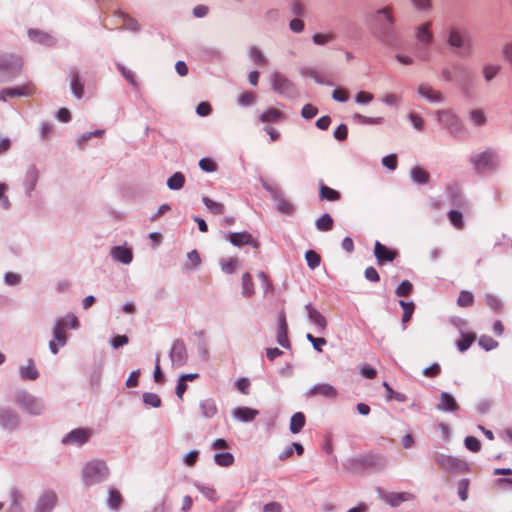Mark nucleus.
<instances>
[{
    "label": "nucleus",
    "mask_w": 512,
    "mask_h": 512,
    "mask_svg": "<svg viewBox=\"0 0 512 512\" xmlns=\"http://www.w3.org/2000/svg\"><path fill=\"white\" fill-rule=\"evenodd\" d=\"M371 35L383 46L397 48L400 46V35L395 27V18L391 7L377 9L369 17Z\"/></svg>",
    "instance_id": "1"
},
{
    "label": "nucleus",
    "mask_w": 512,
    "mask_h": 512,
    "mask_svg": "<svg viewBox=\"0 0 512 512\" xmlns=\"http://www.w3.org/2000/svg\"><path fill=\"white\" fill-rule=\"evenodd\" d=\"M448 48L461 58L470 57L475 49V43L470 32L460 26H451L446 31Z\"/></svg>",
    "instance_id": "2"
},
{
    "label": "nucleus",
    "mask_w": 512,
    "mask_h": 512,
    "mask_svg": "<svg viewBox=\"0 0 512 512\" xmlns=\"http://www.w3.org/2000/svg\"><path fill=\"white\" fill-rule=\"evenodd\" d=\"M14 403L31 416H40L46 410V405L42 398L23 389L15 392Z\"/></svg>",
    "instance_id": "3"
},
{
    "label": "nucleus",
    "mask_w": 512,
    "mask_h": 512,
    "mask_svg": "<svg viewBox=\"0 0 512 512\" xmlns=\"http://www.w3.org/2000/svg\"><path fill=\"white\" fill-rule=\"evenodd\" d=\"M109 468L103 460L94 459L83 466L82 481L86 486H93L107 480Z\"/></svg>",
    "instance_id": "4"
},
{
    "label": "nucleus",
    "mask_w": 512,
    "mask_h": 512,
    "mask_svg": "<svg viewBox=\"0 0 512 512\" xmlns=\"http://www.w3.org/2000/svg\"><path fill=\"white\" fill-rule=\"evenodd\" d=\"M438 123L456 138H464L467 134L462 120L452 110H438L435 113Z\"/></svg>",
    "instance_id": "5"
},
{
    "label": "nucleus",
    "mask_w": 512,
    "mask_h": 512,
    "mask_svg": "<svg viewBox=\"0 0 512 512\" xmlns=\"http://www.w3.org/2000/svg\"><path fill=\"white\" fill-rule=\"evenodd\" d=\"M470 163L474 170L481 174L498 169L500 159L498 153L493 149H486L483 152L471 155Z\"/></svg>",
    "instance_id": "6"
},
{
    "label": "nucleus",
    "mask_w": 512,
    "mask_h": 512,
    "mask_svg": "<svg viewBox=\"0 0 512 512\" xmlns=\"http://www.w3.org/2000/svg\"><path fill=\"white\" fill-rule=\"evenodd\" d=\"M271 88L280 96L296 98L299 94L296 85L280 72H273L270 76Z\"/></svg>",
    "instance_id": "7"
},
{
    "label": "nucleus",
    "mask_w": 512,
    "mask_h": 512,
    "mask_svg": "<svg viewBox=\"0 0 512 512\" xmlns=\"http://www.w3.org/2000/svg\"><path fill=\"white\" fill-rule=\"evenodd\" d=\"M435 463L447 473H465L470 470V465L466 460L443 453H438L435 456Z\"/></svg>",
    "instance_id": "8"
},
{
    "label": "nucleus",
    "mask_w": 512,
    "mask_h": 512,
    "mask_svg": "<svg viewBox=\"0 0 512 512\" xmlns=\"http://www.w3.org/2000/svg\"><path fill=\"white\" fill-rule=\"evenodd\" d=\"M22 59L16 54H4L0 56V74L6 80L18 76L22 70Z\"/></svg>",
    "instance_id": "9"
},
{
    "label": "nucleus",
    "mask_w": 512,
    "mask_h": 512,
    "mask_svg": "<svg viewBox=\"0 0 512 512\" xmlns=\"http://www.w3.org/2000/svg\"><path fill=\"white\" fill-rule=\"evenodd\" d=\"M169 358L173 367L179 368L187 364L188 353L183 340L176 339L173 341L169 352Z\"/></svg>",
    "instance_id": "10"
},
{
    "label": "nucleus",
    "mask_w": 512,
    "mask_h": 512,
    "mask_svg": "<svg viewBox=\"0 0 512 512\" xmlns=\"http://www.w3.org/2000/svg\"><path fill=\"white\" fill-rule=\"evenodd\" d=\"M58 502V496L54 490H44L38 497L33 512H52Z\"/></svg>",
    "instance_id": "11"
},
{
    "label": "nucleus",
    "mask_w": 512,
    "mask_h": 512,
    "mask_svg": "<svg viewBox=\"0 0 512 512\" xmlns=\"http://www.w3.org/2000/svg\"><path fill=\"white\" fill-rule=\"evenodd\" d=\"M20 423V416L15 410L7 407L0 408V428L11 432L18 429Z\"/></svg>",
    "instance_id": "12"
},
{
    "label": "nucleus",
    "mask_w": 512,
    "mask_h": 512,
    "mask_svg": "<svg viewBox=\"0 0 512 512\" xmlns=\"http://www.w3.org/2000/svg\"><path fill=\"white\" fill-rule=\"evenodd\" d=\"M92 434L93 432L89 428H76L63 437L62 443L65 445L81 446L90 440Z\"/></svg>",
    "instance_id": "13"
},
{
    "label": "nucleus",
    "mask_w": 512,
    "mask_h": 512,
    "mask_svg": "<svg viewBox=\"0 0 512 512\" xmlns=\"http://www.w3.org/2000/svg\"><path fill=\"white\" fill-rule=\"evenodd\" d=\"M68 336L61 322H55L52 328V339L49 341V350L56 355L61 347L67 344Z\"/></svg>",
    "instance_id": "14"
},
{
    "label": "nucleus",
    "mask_w": 512,
    "mask_h": 512,
    "mask_svg": "<svg viewBox=\"0 0 512 512\" xmlns=\"http://www.w3.org/2000/svg\"><path fill=\"white\" fill-rule=\"evenodd\" d=\"M304 308L307 312L308 321L315 326L318 333H323L327 328L326 318L310 302Z\"/></svg>",
    "instance_id": "15"
},
{
    "label": "nucleus",
    "mask_w": 512,
    "mask_h": 512,
    "mask_svg": "<svg viewBox=\"0 0 512 512\" xmlns=\"http://www.w3.org/2000/svg\"><path fill=\"white\" fill-rule=\"evenodd\" d=\"M39 180V170L34 164L28 166L24 179H23V187L25 194L27 196H31L32 192L35 190L36 185Z\"/></svg>",
    "instance_id": "16"
},
{
    "label": "nucleus",
    "mask_w": 512,
    "mask_h": 512,
    "mask_svg": "<svg viewBox=\"0 0 512 512\" xmlns=\"http://www.w3.org/2000/svg\"><path fill=\"white\" fill-rule=\"evenodd\" d=\"M9 499L10 506L7 512H24L23 502L25 501V496L18 487L12 486L9 489Z\"/></svg>",
    "instance_id": "17"
},
{
    "label": "nucleus",
    "mask_w": 512,
    "mask_h": 512,
    "mask_svg": "<svg viewBox=\"0 0 512 512\" xmlns=\"http://www.w3.org/2000/svg\"><path fill=\"white\" fill-rule=\"evenodd\" d=\"M307 394L310 396L321 395L327 399H335L338 395V391L329 383H317L309 389Z\"/></svg>",
    "instance_id": "18"
},
{
    "label": "nucleus",
    "mask_w": 512,
    "mask_h": 512,
    "mask_svg": "<svg viewBox=\"0 0 512 512\" xmlns=\"http://www.w3.org/2000/svg\"><path fill=\"white\" fill-rule=\"evenodd\" d=\"M110 256L115 262H119L128 265L133 260L132 249L126 246H113L110 250Z\"/></svg>",
    "instance_id": "19"
},
{
    "label": "nucleus",
    "mask_w": 512,
    "mask_h": 512,
    "mask_svg": "<svg viewBox=\"0 0 512 512\" xmlns=\"http://www.w3.org/2000/svg\"><path fill=\"white\" fill-rule=\"evenodd\" d=\"M228 240L236 247H240L242 245H251L255 248L258 247V243L253 239L252 235L246 231L230 232L228 234Z\"/></svg>",
    "instance_id": "20"
},
{
    "label": "nucleus",
    "mask_w": 512,
    "mask_h": 512,
    "mask_svg": "<svg viewBox=\"0 0 512 512\" xmlns=\"http://www.w3.org/2000/svg\"><path fill=\"white\" fill-rule=\"evenodd\" d=\"M374 255L378 264H383L385 262H392L396 258L397 252L389 249L379 241H376L374 245Z\"/></svg>",
    "instance_id": "21"
},
{
    "label": "nucleus",
    "mask_w": 512,
    "mask_h": 512,
    "mask_svg": "<svg viewBox=\"0 0 512 512\" xmlns=\"http://www.w3.org/2000/svg\"><path fill=\"white\" fill-rule=\"evenodd\" d=\"M288 333V326L286 322V316L284 312H281L278 316V328H277V335L276 340L277 343L282 346L283 348H289L290 342L287 336Z\"/></svg>",
    "instance_id": "22"
},
{
    "label": "nucleus",
    "mask_w": 512,
    "mask_h": 512,
    "mask_svg": "<svg viewBox=\"0 0 512 512\" xmlns=\"http://www.w3.org/2000/svg\"><path fill=\"white\" fill-rule=\"evenodd\" d=\"M418 94L431 103H442L445 99L440 91L434 90L428 84H420L417 88Z\"/></svg>",
    "instance_id": "23"
},
{
    "label": "nucleus",
    "mask_w": 512,
    "mask_h": 512,
    "mask_svg": "<svg viewBox=\"0 0 512 512\" xmlns=\"http://www.w3.org/2000/svg\"><path fill=\"white\" fill-rule=\"evenodd\" d=\"M232 417L239 422L248 423L252 422L256 416L259 414V411L249 407H235L232 410Z\"/></svg>",
    "instance_id": "24"
},
{
    "label": "nucleus",
    "mask_w": 512,
    "mask_h": 512,
    "mask_svg": "<svg viewBox=\"0 0 512 512\" xmlns=\"http://www.w3.org/2000/svg\"><path fill=\"white\" fill-rule=\"evenodd\" d=\"M436 409L443 412H457L459 405L450 393L442 392L440 394V402L436 405Z\"/></svg>",
    "instance_id": "25"
},
{
    "label": "nucleus",
    "mask_w": 512,
    "mask_h": 512,
    "mask_svg": "<svg viewBox=\"0 0 512 512\" xmlns=\"http://www.w3.org/2000/svg\"><path fill=\"white\" fill-rule=\"evenodd\" d=\"M28 36L29 38L39 44L45 45V46H54L56 44V38L53 37L51 34L38 30V29H29L28 30Z\"/></svg>",
    "instance_id": "26"
},
{
    "label": "nucleus",
    "mask_w": 512,
    "mask_h": 512,
    "mask_svg": "<svg viewBox=\"0 0 512 512\" xmlns=\"http://www.w3.org/2000/svg\"><path fill=\"white\" fill-rule=\"evenodd\" d=\"M430 22L423 23L416 28L415 38L418 45H431L433 43V35L430 31Z\"/></svg>",
    "instance_id": "27"
},
{
    "label": "nucleus",
    "mask_w": 512,
    "mask_h": 512,
    "mask_svg": "<svg viewBox=\"0 0 512 512\" xmlns=\"http://www.w3.org/2000/svg\"><path fill=\"white\" fill-rule=\"evenodd\" d=\"M70 89L74 97L81 99L84 95V85L81 82L79 71L73 68L69 72Z\"/></svg>",
    "instance_id": "28"
},
{
    "label": "nucleus",
    "mask_w": 512,
    "mask_h": 512,
    "mask_svg": "<svg viewBox=\"0 0 512 512\" xmlns=\"http://www.w3.org/2000/svg\"><path fill=\"white\" fill-rule=\"evenodd\" d=\"M382 498L392 507L400 505L402 502L410 501L414 498L411 493L408 492H390L385 493Z\"/></svg>",
    "instance_id": "29"
},
{
    "label": "nucleus",
    "mask_w": 512,
    "mask_h": 512,
    "mask_svg": "<svg viewBox=\"0 0 512 512\" xmlns=\"http://www.w3.org/2000/svg\"><path fill=\"white\" fill-rule=\"evenodd\" d=\"M31 93L29 86L5 88L0 90V101L6 102L8 97L29 96Z\"/></svg>",
    "instance_id": "30"
},
{
    "label": "nucleus",
    "mask_w": 512,
    "mask_h": 512,
    "mask_svg": "<svg viewBox=\"0 0 512 512\" xmlns=\"http://www.w3.org/2000/svg\"><path fill=\"white\" fill-rule=\"evenodd\" d=\"M453 71L455 75V80L457 81L459 87L465 88L466 85L471 80V75L468 71V68L464 66L463 64H454Z\"/></svg>",
    "instance_id": "31"
},
{
    "label": "nucleus",
    "mask_w": 512,
    "mask_h": 512,
    "mask_svg": "<svg viewBox=\"0 0 512 512\" xmlns=\"http://www.w3.org/2000/svg\"><path fill=\"white\" fill-rule=\"evenodd\" d=\"M199 409H200L201 415L206 419L213 418L218 412L216 402L212 398H207V399L200 401Z\"/></svg>",
    "instance_id": "32"
},
{
    "label": "nucleus",
    "mask_w": 512,
    "mask_h": 512,
    "mask_svg": "<svg viewBox=\"0 0 512 512\" xmlns=\"http://www.w3.org/2000/svg\"><path fill=\"white\" fill-rule=\"evenodd\" d=\"M410 178L413 183L418 185H426L429 183V173L421 167H413L410 169Z\"/></svg>",
    "instance_id": "33"
},
{
    "label": "nucleus",
    "mask_w": 512,
    "mask_h": 512,
    "mask_svg": "<svg viewBox=\"0 0 512 512\" xmlns=\"http://www.w3.org/2000/svg\"><path fill=\"white\" fill-rule=\"evenodd\" d=\"M19 375L23 380H36L39 377V372L35 367L33 359H29L26 366L19 368Z\"/></svg>",
    "instance_id": "34"
},
{
    "label": "nucleus",
    "mask_w": 512,
    "mask_h": 512,
    "mask_svg": "<svg viewBox=\"0 0 512 512\" xmlns=\"http://www.w3.org/2000/svg\"><path fill=\"white\" fill-rule=\"evenodd\" d=\"M468 120L474 127H483L487 123V116L482 109H473L468 113Z\"/></svg>",
    "instance_id": "35"
},
{
    "label": "nucleus",
    "mask_w": 512,
    "mask_h": 512,
    "mask_svg": "<svg viewBox=\"0 0 512 512\" xmlns=\"http://www.w3.org/2000/svg\"><path fill=\"white\" fill-rule=\"evenodd\" d=\"M319 196L321 200L338 201L341 198L339 191L324 185L322 182L319 185Z\"/></svg>",
    "instance_id": "36"
},
{
    "label": "nucleus",
    "mask_w": 512,
    "mask_h": 512,
    "mask_svg": "<svg viewBox=\"0 0 512 512\" xmlns=\"http://www.w3.org/2000/svg\"><path fill=\"white\" fill-rule=\"evenodd\" d=\"M306 418L304 413L296 412L290 419L289 429L292 434L299 433L305 426Z\"/></svg>",
    "instance_id": "37"
},
{
    "label": "nucleus",
    "mask_w": 512,
    "mask_h": 512,
    "mask_svg": "<svg viewBox=\"0 0 512 512\" xmlns=\"http://www.w3.org/2000/svg\"><path fill=\"white\" fill-rule=\"evenodd\" d=\"M259 120L262 123L266 122H280L284 120V115L282 112L275 108H269L266 111H264L260 116Z\"/></svg>",
    "instance_id": "38"
},
{
    "label": "nucleus",
    "mask_w": 512,
    "mask_h": 512,
    "mask_svg": "<svg viewBox=\"0 0 512 512\" xmlns=\"http://www.w3.org/2000/svg\"><path fill=\"white\" fill-rule=\"evenodd\" d=\"M123 502L122 495L115 488L108 489L107 506L111 510H118Z\"/></svg>",
    "instance_id": "39"
},
{
    "label": "nucleus",
    "mask_w": 512,
    "mask_h": 512,
    "mask_svg": "<svg viewBox=\"0 0 512 512\" xmlns=\"http://www.w3.org/2000/svg\"><path fill=\"white\" fill-rule=\"evenodd\" d=\"M254 283L250 273L246 272L242 275V296L250 298L254 295Z\"/></svg>",
    "instance_id": "40"
},
{
    "label": "nucleus",
    "mask_w": 512,
    "mask_h": 512,
    "mask_svg": "<svg viewBox=\"0 0 512 512\" xmlns=\"http://www.w3.org/2000/svg\"><path fill=\"white\" fill-rule=\"evenodd\" d=\"M301 75L303 77H309V78H312L314 79V81L318 84H321V85H327V86H332V82L330 81H325L323 79V77L319 74L318 70L316 68H312V67H306V68H303L301 70Z\"/></svg>",
    "instance_id": "41"
},
{
    "label": "nucleus",
    "mask_w": 512,
    "mask_h": 512,
    "mask_svg": "<svg viewBox=\"0 0 512 512\" xmlns=\"http://www.w3.org/2000/svg\"><path fill=\"white\" fill-rule=\"evenodd\" d=\"M249 59L258 66H265L267 64V58L262 51L256 47L251 46L248 50Z\"/></svg>",
    "instance_id": "42"
},
{
    "label": "nucleus",
    "mask_w": 512,
    "mask_h": 512,
    "mask_svg": "<svg viewBox=\"0 0 512 512\" xmlns=\"http://www.w3.org/2000/svg\"><path fill=\"white\" fill-rule=\"evenodd\" d=\"M274 202H275V205H276V209L282 213V214H286V215H290L292 214L293 212V205L284 198V196L282 195V193H280L277 197H275L274 199Z\"/></svg>",
    "instance_id": "43"
},
{
    "label": "nucleus",
    "mask_w": 512,
    "mask_h": 512,
    "mask_svg": "<svg viewBox=\"0 0 512 512\" xmlns=\"http://www.w3.org/2000/svg\"><path fill=\"white\" fill-rule=\"evenodd\" d=\"M352 119L355 122H358V123L364 124V125H381L384 123L383 117H368V116L362 115L360 113H354L352 115Z\"/></svg>",
    "instance_id": "44"
},
{
    "label": "nucleus",
    "mask_w": 512,
    "mask_h": 512,
    "mask_svg": "<svg viewBox=\"0 0 512 512\" xmlns=\"http://www.w3.org/2000/svg\"><path fill=\"white\" fill-rule=\"evenodd\" d=\"M185 184V176L181 172H175L167 179V186L170 190H180Z\"/></svg>",
    "instance_id": "45"
},
{
    "label": "nucleus",
    "mask_w": 512,
    "mask_h": 512,
    "mask_svg": "<svg viewBox=\"0 0 512 512\" xmlns=\"http://www.w3.org/2000/svg\"><path fill=\"white\" fill-rule=\"evenodd\" d=\"M333 218L328 213H324L315 221V226L319 231H330L333 228Z\"/></svg>",
    "instance_id": "46"
},
{
    "label": "nucleus",
    "mask_w": 512,
    "mask_h": 512,
    "mask_svg": "<svg viewBox=\"0 0 512 512\" xmlns=\"http://www.w3.org/2000/svg\"><path fill=\"white\" fill-rule=\"evenodd\" d=\"M214 462L221 467H229L234 463V456L230 452H220L214 455Z\"/></svg>",
    "instance_id": "47"
},
{
    "label": "nucleus",
    "mask_w": 512,
    "mask_h": 512,
    "mask_svg": "<svg viewBox=\"0 0 512 512\" xmlns=\"http://www.w3.org/2000/svg\"><path fill=\"white\" fill-rule=\"evenodd\" d=\"M55 322H61L63 329H78L79 320L73 313H68L64 317L58 318Z\"/></svg>",
    "instance_id": "48"
},
{
    "label": "nucleus",
    "mask_w": 512,
    "mask_h": 512,
    "mask_svg": "<svg viewBox=\"0 0 512 512\" xmlns=\"http://www.w3.org/2000/svg\"><path fill=\"white\" fill-rule=\"evenodd\" d=\"M500 69H501V66L498 64H492V63L485 64L482 68V73H483V77H484L485 81L486 82L492 81L495 78V76L498 74Z\"/></svg>",
    "instance_id": "49"
},
{
    "label": "nucleus",
    "mask_w": 512,
    "mask_h": 512,
    "mask_svg": "<svg viewBox=\"0 0 512 512\" xmlns=\"http://www.w3.org/2000/svg\"><path fill=\"white\" fill-rule=\"evenodd\" d=\"M202 202L211 213L218 215L224 213V205L222 203L213 201L207 196L202 198Z\"/></svg>",
    "instance_id": "50"
},
{
    "label": "nucleus",
    "mask_w": 512,
    "mask_h": 512,
    "mask_svg": "<svg viewBox=\"0 0 512 512\" xmlns=\"http://www.w3.org/2000/svg\"><path fill=\"white\" fill-rule=\"evenodd\" d=\"M448 219L450 223L456 228V229H463L464 228V221L462 213L458 210H450L447 214Z\"/></svg>",
    "instance_id": "51"
},
{
    "label": "nucleus",
    "mask_w": 512,
    "mask_h": 512,
    "mask_svg": "<svg viewBox=\"0 0 512 512\" xmlns=\"http://www.w3.org/2000/svg\"><path fill=\"white\" fill-rule=\"evenodd\" d=\"M478 344L485 351H490L498 347V342L488 335L480 336Z\"/></svg>",
    "instance_id": "52"
},
{
    "label": "nucleus",
    "mask_w": 512,
    "mask_h": 512,
    "mask_svg": "<svg viewBox=\"0 0 512 512\" xmlns=\"http://www.w3.org/2000/svg\"><path fill=\"white\" fill-rule=\"evenodd\" d=\"M305 259H306L308 267L310 269H312V270L317 268L320 265V262H321L320 255L317 252L313 251V250H308L305 253Z\"/></svg>",
    "instance_id": "53"
},
{
    "label": "nucleus",
    "mask_w": 512,
    "mask_h": 512,
    "mask_svg": "<svg viewBox=\"0 0 512 512\" xmlns=\"http://www.w3.org/2000/svg\"><path fill=\"white\" fill-rule=\"evenodd\" d=\"M399 304L403 309L402 322L406 323L411 320L415 308L414 303L411 301L405 302L404 300H400Z\"/></svg>",
    "instance_id": "54"
},
{
    "label": "nucleus",
    "mask_w": 512,
    "mask_h": 512,
    "mask_svg": "<svg viewBox=\"0 0 512 512\" xmlns=\"http://www.w3.org/2000/svg\"><path fill=\"white\" fill-rule=\"evenodd\" d=\"M474 302V296L470 291L463 290L459 293L457 304L460 307H469Z\"/></svg>",
    "instance_id": "55"
},
{
    "label": "nucleus",
    "mask_w": 512,
    "mask_h": 512,
    "mask_svg": "<svg viewBox=\"0 0 512 512\" xmlns=\"http://www.w3.org/2000/svg\"><path fill=\"white\" fill-rule=\"evenodd\" d=\"M474 340H475L474 334H471V333L463 334L462 338L457 342L458 350L461 352L468 350L470 348V346L472 345V343L474 342Z\"/></svg>",
    "instance_id": "56"
},
{
    "label": "nucleus",
    "mask_w": 512,
    "mask_h": 512,
    "mask_svg": "<svg viewBox=\"0 0 512 512\" xmlns=\"http://www.w3.org/2000/svg\"><path fill=\"white\" fill-rule=\"evenodd\" d=\"M143 402L146 405H149L153 408H158L161 406V398L156 394L152 392H145L143 393Z\"/></svg>",
    "instance_id": "57"
},
{
    "label": "nucleus",
    "mask_w": 512,
    "mask_h": 512,
    "mask_svg": "<svg viewBox=\"0 0 512 512\" xmlns=\"http://www.w3.org/2000/svg\"><path fill=\"white\" fill-rule=\"evenodd\" d=\"M334 39L335 35L333 33H316L312 36L313 43L320 46L326 45L329 42L333 41Z\"/></svg>",
    "instance_id": "58"
},
{
    "label": "nucleus",
    "mask_w": 512,
    "mask_h": 512,
    "mask_svg": "<svg viewBox=\"0 0 512 512\" xmlns=\"http://www.w3.org/2000/svg\"><path fill=\"white\" fill-rule=\"evenodd\" d=\"M485 302L489 308H491L492 310H494L496 312H500L503 308L502 301L498 297H496L492 294L485 295Z\"/></svg>",
    "instance_id": "59"
},
{
    "label": "nucleus",
    "mask_w": 512,
    "mask_h": 512,
    "mask_svg": "<svg viewBox=\"0 0 512 512\" xmlns=\"http://www.w3.org/2000/svg\"><path fill=\"white\" fill-rule=\"evenodd\" d=\"M470 481L467 478H463L458 482L457 493L461 501H466L468 498V489Z\"/></svg>",
    "instance_id": "60"
},
{
    "label": "nucleus",
    "mask_w": 512,
    "mask_h": 512,
    "mask_svg": "<svg viewBox=\"0 0 512 512\" xmlns=\"http://www.w3.org/2000/svg\"><path fill=\"white\" fill-rule=\"evenodd\" d=\"M413 289V285L408 280H403L395 289V294L399 297L408 296Z\"/></svg>",
    "instance_id": "61"
},
{
    "label": "nucleus",
    "mask_w": 512,
    "mask_h": 512,
    "mask_svg": "<svg viewBox=\"0 0 512 512\" xmlns=\"http://www.w3.org/2000/svg\"><path fill=\"white\" fill-rule=\"evenodd\" d=\"M256 101V95L253 92L242 93L237 100L238 105L243 107L251 106Z\"/></svg>",
    "instance_id": "62"
},
{
    "label": "nucleus",
    "mask_w": 512,
    "mask_h": 512,
    "mask_svg": "<svg viewBox=\"0 0 512 512\" xmlns=\"http://www.w3.org/2000/svg\"><path fill=\"white\" fill-rule=\"evenodd\" d=\"M464 446L466 449L474 453L479 452L481 450V443L474 436H467L464 439Z\"/></svg>",
    "instance_id": "63"
},
{
    "label": "nucleus",
    "mask_w": 512,
    "mask_h": 512,
    "mask_svg": "<svg viewBox=\"0 0 512 512\" xmlns=\"http://www.w3.org/2000/svg\"><path fill=\"white\" fill-rule=\"evenodd\" d=\"M220 264L223 272L231 274L235 272L238 266V260L236 258L222 259Z\"/></svg>",
    "instance_id": "64"
}]
</instances>
